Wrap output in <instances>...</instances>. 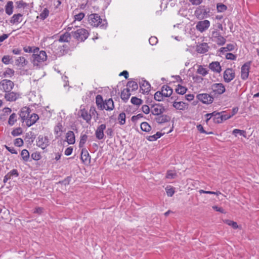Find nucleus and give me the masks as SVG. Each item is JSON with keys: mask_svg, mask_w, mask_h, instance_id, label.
<instances>
[{"mask_svg": "<svg viewBox=\"0 0 259 259\" xmlns=\"http://www.w3.org/2000/svg\"><path fill=\"white\" fill-rule=\"evenodd\" d=\"M47 59V55L45 51L39 50L38 48H35L33 50L32 63L34 66L39 67L40 64Z\"/></svg>", "mask_w": 259, "mask_h": 259, "instance_id": "nucleus-1", "label": "nucleus"}, {"mask_svg": "<svg viewBox=\"0 0 259 259\" xmlns=\"http://www.w3.org/2000/svg\"><path fill=\"white\" fill-rule=\"evenodd\" d=\"M89 23L94 27H100L105 29L107 26V23L105 19H102L97 14H92L88 17Z\"/></svg>", "mask_w": 259, "mask_h": 259, "instance_id": "nucleus-2", "label": "nucleus"}, {"mask_svg": "<svg viewBox=\"0 0 259 259\" xmlns=\"http://www.w3.org/2000/svg\"><path fill=\"white\" fill-rule=\"evenodd\" d=\"M72 36L78 41H84L89 36L88 31L84 28H77L71 32Z\"/></svg>", "mask_w": 259, "mask_h": 259, "instance_id": "nucleus-3", "label": "nucleus"}, {"mask_svg": "<svg viewBox=\"0 0 259 259\" xmlns=\"http://www.w3.org/2000/svg\"><path fill=\"white\" fill-rule=\"evenodd\" d=\"M14 87V82L10 80L5 79L0 81V90L5 93L11 92Z\"/></svg>", "mask_w": 259, "mask_h": 259, "instance_id": "nucleus-4", "label": "nucleus"}, {"mask_svg": "<svg viewBox=\"0 0 259 259\" xmlns=\"http://www.w3.org/2000/svg\"><path fill=\"white\" fill-rule=\"evenodd\" d=\"M211 39L219 46L224 45L226 41V38L221 35L220 32L218 30L212 31L211 33Z\"/></svg>", "mask_w": 259, "mask_h": 259, "instance_id": "nucleus-5", "label": "nucleus"}, {"mask_svg": "<svg viewBox=\"0 0 259 259\" xmlns=\"http://www.w3.org/2000/svg\"><path fill=\"white\" fill-rule=\"evenodd\" d=\"M205 116H209V118L206 119V123H208V121L211 118H212L213 122L216 123H220L223 121L222 118V113L220 112L214 111L211 113L206 114Z\"/></svg>", "mask_w": 259, "mask_h": 259, "instance_id": "nucleus-6", "label": "nucleus"}, {"mask_svg": "<svg viewBox=\"0 0 259 259\" xmlns=\"http://www.w3.org/2000/svg\"><path fill=\"white\" fill-rule=\"evenodd\" d=\"M235 77V71L232 68L226 69L223 74L224 80L225 82L229 83Z\"/></svg>", "mask_w": 259, "mask_h": 259, "instance_id": "nucleus-7", "label": "nucleus"}, {"mask_svg": "<svg viewBox=\"0 0 259 259\" xmlns=\"http://www.w3.org/2000/svg\"><path fill=\"white\" fill-rule=\"evenodd\" d=\"M197 98L200 101L205 104H209L212 103L213 97L208 94H199L197 96Z\"/></svg>", "mask_w": 259, "mask_h": 259, "instance_id": "nucleus-8", "label": "nucleus"}, {"mask_svg": "<svg viewBox=\"0 0 259 259\" xmlns=\"http://www.w3.org/2000/svg\"><path fill=\"white\" fill-rule=\"evenodd\" d=\"M50 144L49 139L47 136H39L36 141V145L42 149L46 148Z\"/></svg>", "mask_w": 259, "mask_h": 259, "instance_id": "nucleus-9", "label": "nucleus"}, {"mask_svg": "<svg viewBox=\"0 0 259 259\" xmlns=\"http://www.w3.org/2000/svg\"><path fill=\"white\" fill-rule=\"evenodd\" d=\"M250 68V62H246L242 66L241 68V78L242 79L245 80L248 78Z\"/></svg>", "mask_w": 259, "mask_h": 259, "instance_id": "nucleus-10", "label": "nucleus"}, {"mask_svg": "<svg viewBox=\"0 0 259 259\" xmlns=\"http://www.w3.org/2000/svg\"><path fill=\"white\" fill-rule=\"evenodd\" d=\"M210 26V22L207 20L200 21L197 23L196 28V29L203 32L206 30Z\"/></svg>", "mask_w": 259, "mask_h": 259, "instance_id": "nucleus-11", "label": "nucleus"}, {"mask_svg": "<svg viewBox=\"0 0 259 259\" xmlns=\"http://www.w3.org/2000/svg\"><path fill=\"white\" fill-rule=\"evenodd\" d=\"M78 116L82 118L87 123H90L92 119V115L84 108H80L78 112Z\"/></svg>", "mask_w": 259, "mask_h": 259, "instance_id": "nucleus-12", "label": "nucleus"}, {"mask_svg": "<svg viewBox=\"0 0 259 259\" xmlns=\"http://www.w3.org/2000/svg\"><path fill=\"white\" fill-rule=\"evenodd\" d=\"M211 89L215 94L221 95L226 91L224 85L221 83H213L211 85Z\"/></svg>", "mask_w": 259, "mask_h": 259, "instance_id": "nucleus-13", "label": "nucleus"}, {"mask_svg": "<svg viewBox=\"0 0 259 259\" xmlns=\"http://www.w3.org/2000/svg\"><path fill=\"white\" fill-rule=\"evenodd\" d=\"M30 111L31 110L28 107L25 106L21 108L19 113V115L23 122H24L27 117H29Z\"/></svg>", "mask_w": 259, "mask_h": 259, "instance_id": "nucleus-14", "label": "nucleus"}, {"mask_svg": "<svg viewBox=\"0 0 259 259\" xmlns=\"http://www.w3.org/2000/svg\"><path fill=\"white\" fill-rule=\"evenodd\" d=\"M81 160L85 164H89L91 162V156L85 148L82 149Z\"/></svg>", "mask_w": 259, "mask_h": 259, "instance_id": "nucleus-15", "label": "nucleus"}, {"mask_svg": "<svg viewBox=\"0 0 259 259\" xmlns=\"http://www.w3.org/2000/svg\"><path fill=\"white\" fill-rule=\"evenodd\" d=\"M106 126L105 124H102L97 127L95 132V135L97 139L102 140L104 137V131L106 129Z\"/></svg>", "mask_w": 259, "mask_h": 259, "instance_id": "nucleus-16", "label": "nucleus"}, {"mask_svg": "<svg viewBox=\"0 0 259 259\" xmlns=\"http://www.w3.org/2000/svg\"><path fill=\"white\" fill-rule=\"evenodd\" d=\"M39 119V117L37 114L33 113L30 114L29 117H27L24 121L26 123V125L29 127L34 124Z\"/></svg>", "mask_w": 259, "mask_h": 259, "instance_id": "nucleus-17", "label": "nucleus"}, {"mask_svg": "<svg viewBox=\"0 0 259 259\" xmlns=\"http://www.w3.org/2000/svg\"><path fill=\"white\" fill-rule=\"evenodd\" d=\"M20 98V94L14 92H10L5 93V98L7 101H15Z\"/></svg>", "mask_w": 259, "mask_h": 259, "instance_id": "nucleus-18", "label": "nucleus"}, {"mask_svg": "<svg viewBox=\"0 0 259 259\" xmlns=\"http://www.w3.org/2000/svg\"><path fill=\"white\" fill-rule=\"evenodd\" d=\"M164 111V107L160 104H155L151 108V113L154 115H159Z\"/></svg>", "mask_w": 259, "mask_h": 259, "instance_id": "nucleus-19", "label": "nucleus"}, {"mask_svg": "<svg viewBox=\"0 0 259 259\" xmlns=\"http://www.w3.org/2000/svg\"><path fill=\"white\" fill-rule=\"evenodd\" d=\"M19 176V173L16 169H13L10 172H9L4 178L3 182L4 183L11 179H13L14 178H16Z\"/></svg>", "mask_w": 259, "mask_h": 259, "instance_id": "nucleus-20", "label": "nucleus"}, {"mask_svg": "<svg viewBox=\"0 0 259 259\" xmlns=\"http://www.w3.org/2000/svg\"><path fill=\"white\" fill-rule=\"evenodd\" d=\"M209 69L213 72L220 73L222 71L220 63L218 61L212 62L209 65Z\"/></svg>", "mask_w": 259, "mask_h": 259, "instance_id": "nucleus-21", "label": "nucleus"}, {"mask_svg": "<svg viewBox=\"0 0 259 259\" xmlns=\"http://www.w3.org/2000/svg\"><path fill=\"white\" fill-rule=\"evenodd\" d=\"M28 63L27 60L23 56L19 57L15 60V65L20 68L24 67Z\"/></svg>", "mask_w": 259, "mask_h": 259, "instance_id": "nucleus-22", "label": "nucleus"}, {"mask_svg": "<svg viewBox=\"0 0 259 259\" xmlns=\"http://www.w3.org/2000/svg\"><path fill=\"white\" fill-rule=\"evenodd\" d=\"M161 92L164 97H170L172 94V89L167 85H163Z\"/></svg>", "mask_w": 259, "mask_h": 259, "instance_id": "nucleus-23", "label": "nucleus"}, {"mask_svg": "<svg viewBox=\"0 0 259 259\" xmlns=\"http://www.w3.org/2000/svg\"><path fill=\"white\" fill-rule=\"evenodd\" d=\"M209 46L207 43L203 42L197 46L196 51L198 53L204 54L208 50Z\"/></svg>", "mask_w": 259, "mask_h": 259, "instance_id": "nucleus-24", "label": "nucleus"}, {"mask_svg": "<svg viewBox=\"0 0 259 259\" xmlns=\"http://www.w3.org/2000/svg\"><path fill=\"white\" fill-rule=\"evenodd\" d=\"M84 14L82 12L75 15L74 16V19H75L74 21L71 24L68 25V26L67 28V30L68 31H71L72 30V29L73 28V25L75 23V21L76 20L79 21H81L84 18Z\"/></svg>", "mask_w": 259, "mask_h": 259, "instance_id": "nucleus-25", "label": "nucleus"}, {"mask_svg": "<svg viewBox=\"0 0 259 259\" xmlns=\"http://www.w3.org/2000/svg\"><path fill=\"white\" fill-rule=\"evenodd\" d=\"M66 139L68 144H74L75 142V138L73 132L71 131H68L66 133Z\"/></svg>", "mask_w": 259, "mask_h": 259, "instance_id": "nucleus-26", "label": "nucleus"}, {"mask_svg": "<svg viewBox=\"0 0 259 259\" xmlns=\"http://www.w3.org/2000/svg\"><path fill=\"white\" fill-rule=\"evenodd\" d=\"M22 16L21 14H14L11 18L10 21L12 24H18L20 23L22 21Z\"/></svg>", "mask_w": 259, "mask_h": 259, "instance_id": "nucleus-27", "label": "nucleus"}, {"mask_svg": "<svg viewBox=\"0 0 259 259\" xmlns=\"http://www.w3.org/2000/svg\"><path fill=\"white\" fill-rule=\"evenodd\" d=\"M172 106L177 110H184L186 108L187 104L182 101H174Z\"/></svg>", "mask_w": 259, "mask_h": 259, "instance_id": "nucleus-28", "label": "nucleus"}, {"mask_svg": "<svg viewBox=\"0 0 259 259\" xmlns=\"http://www.w3.org/2000/svg\"><path fill=\"white\" fill-rule=\"evenodd\" d=\"M96 103L98 109L101 110L104 109V101H103L102 97L101 95H98L96 96Z\"/></svg>", "mask_w": 259, "mask_h": 259, "instance_id": "nucleus-29", "label": "nucleus"}, {"mask_svg": "<svg viewBox=\"0 0 259 259\" xmlns=\"http://www.w3.org/2000/svg\"><path fill=\"white\" fill-rule=\"evenodd\" d=\"M140 87L143 93H148L150 91V84L148 81L143 80L140 82Z\"/></svg>", "mask_w": 259, "mask_h": 259, "instance_id": "nucleus-30", "label": "nucleus"}, {"mask_svg": "<svg viewBox=\"0 0 259 259\" xmlns=\"http://www.w3.org/2000/svg\"><path fill=\"white\" fill-rule=\"evenodd\" d=\"M104 109L106 110L111 111L113 110L114 108V102L112 99H109L106 100L104 101Z\"/></svg>", "mask_w": 259, "mask_h": 259, "instance_id": "nucleus-31", "label": "nucleus"}, {"mask_svg": "<svg viewBox=\"0 0 259 259\" xmlns=\"http://www.w3.org/2000/svg\"><path fill=\"white\" fill-rule=\"evenodd\" d=\"M72 36L71 33H70L68 32L64 33V34L60 35L59 39V42H68L71 39Z\"/></svg>", "mask_w": 259, "mask_h": 259, "instance_id": "nucleus-32", "label": "nucleus"}, {"mask_svg": "<svg viewBox=\"0 0 259 259\" xmlns=\"http://www.w3.org/2000/svg\"><path fill=\"white\" fill-rule=\"evenodd\" d=\"M13 2L12 1H9L5 6V11L6 14L8 15H12L13 12Z\"/></svg>", "mask_w": 259, "mask_h": 259, "instance_id": "nucleus-33", "label": "nucleus"}, {"mask_svg": "<svg viewBox=\"0 0 259 259\" xmlns=\"http://www.w3.org/2000/svg\"><path fill=\"white\" fill-rule=\"evenodd\" d=\"M131 95V94L130 93L129 89H124L121 92V98L124 101H126L129 99Z\"/></svg>", "mask_w": 259, "mask_h": 259, "instance_id": "nucleus-34", "label": "nucleus"}, {"mask_svg": "<svg viewBox=\"0 0 259 259\" xmlns=\"http://www.w3.org/2000/svg\"><path fill=\"white\" fill-rule=\"evenodd\" d=\"M234 46L232 44H228L226 47H222L220 49V52L223 55L227 53L228 51H233L234 49Z\"/></svg>", "mask_w": 259, "mask_h": 259, "instance_id": "nucleus-35", "label": "nucleus"}, {"mask_svg": "<svg viewBox=\"0 0 259 259\" xmlns=\"http://www.w3.org/2000/svg\"><path fill=\"white\" fill-rule=\"evenodd\" d=\"M196 72L202 76H205L208 74V70L206 68L203 67L202 65H198Z\"/></svg>", "mask_w": 259, "mask_h": 259, "instance_id": "nucleus-36", "label": "nucleus"}, {"mask_svg": "<svg viewBox=\"0 0 259 259\" xmlns=\"http://www.w3.org/2000/svg\"><path fill=\"white\" fill-rule=\"evenodd\" d=\"M126 89H129V90L131 91H134L136 90L138 88V85L136 81H130L127 82L126 85Z\"/></svg>", "mask_w": 259, "mask_h": 259, "instance_id": "nucleus-37", "label": "nucleus"}, {"mask_svg": "<svg viewBox=\"0 0 259 259\" xmlns=\"http://www.w3.org/2000/svg\"><path fill=\"white\" fill-rule=\"evenodd\" d=\"M49 10L47 8H45L40 13L39 15L37 17V18H40L42 20H44L49 16Z\"/></svg>", "mask_w": 259, "mask_h": 259, "instance_id": "nucleus-38", "label": "nucleus"}, {"mask_svg": "<svg viewBox=\"0 0 259 259\" xmlns=\"http://www.w3.org/2000/svg\"><path fill=\"white\" fill-rule=\"evenodd\" d=\"M17 120V114L15 113H12L9 117L8 119V124L12 126L13 125L15 122Z\"/></svg>", "mask_w": 259, "mask_h": 259, "instance_id": "nucleus-39", "label": "nucleus"}, {"mask_svg": "<svg viewBox=\"0 0 259 259\" xmlns=\"http://www.w3.org/2000/svg\"><path fill=\"white\" fill-rule=\"evenodd\" d=\"M126 115L125 113H120L117 118L118 123L120 125H123L125 123Z\"/></svg>", "mask_w": 259, "mask_h": 259, "instance_id": "nucleus-40", "label": "nucleus"}, {"mask_svg": "<svg viewBox=\"0 0 259 259\" xmlns=\"http://www.w3.org/2000/svg\"><path fill=\"white\" fill-rule=\"evenodd\" d=\"M21 155L22 156L23 160L24 161L27 162L28 161V160L29 159L30 155H29V153L27 150H26V149L22 150L21 151Z\"/></svg>", "mask_w": 259, "mask_h": 259, "instance_id": "nucleus-41", "label": "nucleus"}, {"mask_svg": "<svg viewBox=\"0 0 259 259\" xmlns=\"http://www.w3.org/2000/svg\"><path fill=\"white\" fill-rule=\"evenodd\" d=\"M162 135L163 134L162 133L158 132L154 135L148 136L147 138V139L149 141H154L160 138L162 136Z\"/></svg>", "mask_w": 259, "mask_h": 259, "instance_id": "nucleus-42", "label": "nucleus"}, {"mask_svg": "<svg viewBox=\"0 0 259 259\" xmlns=\"http://www.w3.org/2000/svg\"><path fill=\"white\" fill-rule=\"evenodd\" d=\"M141 130L146 132H149L151 130V126L147 122H143L141 124Z\"/></svg>", "mask_w": 259, "mask_h": 259, "instance_id": "nucleus-43", "label": "nucleus"}, {"mask_svg": "<svg viewBox=\"0 0 259 259\" xmlns=\"http://www.w3.org/2000/svg\"><path fill=\"white\" fill-rule=\"evenodd\" d=\"M187 89L181 85H178L177 88L176 89V92L177 94L180 95H184L186 93Z\"/></svg>", "mask_w": 259, "mask_h": 259, "instance_id": "nucleus-44", "label": "nucleus"}, {"mask_svg": "<svg viewBox=\"0 0 259 259\" xmlns=\"http://www.w3.org/2000/svg\"><path fill=\"white\" fill-rule=\"evenodd\" d=\"M165 191L166 194L168 197L172 196L175 192V188L171 186H167L165 188Z\"/></svg>", "mask_w": 259, "mask_h": 259, "instance_id": "nucleus-45", "label": "nucleus"}, {"mask_svg": "<svg viewBox=\"0 0 259 259\" xmlns=\"http://www.w3.org/2000/svg\"><path fill=\"white\" fill-rule=\"evenodd\" d=\"M131 103L135 105L139 106L143 103V100L136 97H133L131 100Z\"/></svg>", "mask_w": 259, "mask_h": 259, "instance_id": "nucleus-46", "label": "nucleus"}, {"mask_svg": "<svg viewBox=\"0 0 259 259\" xmlns=\"http://www.w3.org/2000/svg\"><path fill=\"white\" fill-rule=\"evenodd\" d=\"M89 114H91L92 117L94 116V118L96 117V119L99 118V114L96 111L95 107L94 106H92L90 107Z\"/></svg>", "mask_w": 259, "mask_h": 259, "instance_id": "nucleus-47", "label": "nucleus"}, {"mask_svg": "<svg viewBox=\"0 0 259 259\" xmlns=\"http://www.w3.org/2000/svg\"><path fill=\"white\" fill-rule=\"evenodd\" d=\"M22 134V129L20 127L14 129L11 132L12 135L14 137L18 136L21 135Z\"/></svg>", "mask_w": 259, "mask_h": 259, "instance_id": "nucleus-48", "label": "nucleus"}, {"mask_svg": "<svg viewBox=\"0 0 259 259\" xmlns=\"http://www.w3.org/2000/svg\"><path fill=\"white\" fill-rule=\"evenodd\" d=\"M232 134L236 137L237 136V134H239L240 136H242L244 137H246V132L243 130L234 129L232 132Z\"/></svg>", "mask_w": 259, "mask_h": 259, "instance_id": "nucleus-49", "label": "nucleus"}, {"mask_svg": "<svg viewBox=\"0 0 259 259\" xmlns=\"http://www.w3.org/2000/svg\"><path fill=\"white\" fill-rule=\"evenodd\" d=\"M163 97L161 91L156 92L154 94V99L156 101H161L163 100Z\"/></svg>", "mask_w": 259, "mask_h": 259, "instance_id": "nucleus-50", "label": "nucleus"}, {"mask_svg": "<svg viewBox=\"0 0 259 259\" xmlns=\"http://www.w3.org/2000/svg\"><path fill=\"white\" fill-rule=\"evenodd\" d=\"M63 127L61 123H58L54 128V133L56 135L59 134L62 132Z\"/></svg>", "mask_w": 259, "mask_h": 259, "instance_id": "nucleus-51", "label": "nucleus"}, {"mask_svg": "<svg viewBox=\"0 0 259 259\" xmlns=\"http://www.w3.org/2000/svg\"><path fill=\"white\" fill-rule=\"evenodd\" d=\"M14 73L15 71L14 70L8 68L4 73V75L5 77H11L14 74Z\"/></svg>", "mask_w": 259, "mask_h": 259, "instance_id": "nucleus-52", "label": "nucleus"}, {"mask_svg": "<svg viewBox=\"0 0 259 259\" xmlns=\"http://www.w3.org/2000/svg\"><path fill=\"white\" fill-rule=\"evenodd\" d=\"M88 139V136L85 134L81 135L79 142V147H83Z\"/></svg>", "mask_w": 259, "mask_h": 259, "instance_id": "nucleus-53", "label": "nucleus"}, {"mask_svg": "<svg viewBox=\"0 0 259 259\" xmlns=\"http://www.w3.org/2000/svg\"><path fill=\"white\" fill-rule=\"evenodd\" d=\"M177 174L173 170H169L167 171L166 178L167 179H172L176 178Z\"/></svg>", "mask_w": 259, "mask_h": 259, "instance_id": "nucleus-54", "label": "nucleus"}, {"mask_svg": "<svg viewBox=\"0 0 259 259\" xmlns=\"http://www.w3.org/2000/svg\"><path fill=\"white\" fill-rule=\"evenodd\" d=\"M217 9L218 12H223L227 10V7L223 4H218L217 6Z\"/></svg>", "mask_w": 259, "mask_h": 259, "instance_id": "nucleus-55", "label": "nucleus"}, {"mask_svg": "<svg viewBox=\"0 0 259 259\" xmlns=\"http://www.w3.org/2000/svg\"><path fill=\"white\" fill-rule=\"evenodd\" d=\"M224 55H225L226 59L228 60H235L237 58L236 55L231 53H226Z\"/></svg>", "mask_w": 259, "mask_h": 259, "instance_id": "nucleus-56", "label": "nucleus"}, {"mask_svg": "<svg viewBox=\"0 0 259 259\" xmlns=\"http://www.w3.org/2000/svg\"><path fill=\"white\" fill-rule=\"evenodd\" d=\"M12 59V58L10 56L5 55L2 58V61L3 63L7 65L10 63Z\"/></svg>", "mask_w": 259, "mask_h": 259, "instance_id": "nucleus-57", "label": "nucleus"}, {"mask_svg": "<svg viewBox=\"0 0 259 259\" xmlns=\"http://www.w3.org/2000/svg\"><path fill=\"white\" fill-rule=\"evenodd\" d=\"M31 157L33 160L37 161L41 158V156L40 153L38 152H35L31 154Z\"/></svg>", "mask_w": 259, "mask_h": 259, "instance_id": "nucleus-58", "label": "nucleus"}, {"mask_svg": "<svg viewBox=\"0 0 259 259\" xmlns=\"http://www.w3.org/2000/svg\"><path fill=\"white\" fill-rule=\"evenodd\" d=\"M24 144L23 140L21 138H17L14 141V145L17 147H21Z\"/></svg>", "mask_w": 259, "mask_h": 259, "instance_id": "nucleus-59", "label": "nucleus"}, {"mask_svg": "<svg viewBox=\"0 0 259 259\" xmlns=\"http://www.w3.org/2000/svg\"><path fill=\"white\" fill-rule=\"evenodd\" d=\"M192 78L194 82H196L197 83H201L203 80V78L201 76L197 75H193Z\"/></svg>", "mask_w": 259, "mask_h": 259, "instance_id": "nucleus-60", "label": "nucleus"}, {"mask_svg": "<svg viewBox=\"0 0 259 259\" xmlns=\"http://www.w3.org/2000/svg\"><path fill=\"white\" fill-rule=\"evenodd\" d=\"M224 222L226 224V225H227L228 226H232V227H238L236 222H233L231 220H226L224 221Z\"/></svg>", "mask_w": 259, "mask_h": 259, "instance_id": "nucleus-61", "label": "nucleus"}, {"mask_svg": "<svg viewBox=\"0 0 259 259\" xmlns=\"http://www.w3.org/2000/svg\"><path fill=\"white\" fill-rule=\"evenodd\" d=\"M143 115L141 113H139L137 115H134L132 117L131 120L134 122H136L139 119L142 118Z\"/></svg>", "mask_w": 259, "mask_h": 259, "instance_id": "nucleus-62", "label": "nucleus"}, {"mask_svg": "<svg viewBox=\"0 0 259 259\" xmlns=\"http://www.w3.org/2000/svg\"><path fill=\"white\" fill-rule=\"evenodd\" d=\"M149 41L150 45L152 46L155 45L158 42V39L155 36H151L149 39Z\"/></svg>", "mask_w": 259, "mask_h": 259, "instance_id": "nucleus-63", "label": "nucleus"}, {"mask_svg": "<svg viewBox=\"0 0 259 259\" xmlns=\"http://www.w3.org/2000/svg\"><path fill=\"white\" fill-rule=\"evenodd\" d=\"M142 110L144 113L147 114L150 112L149 107L148 105H144L142 107Z\"/></svg>", "mask_w": 259, "mask_h": 259, "instance_id": "nucleus-64", "label": "nucleus"}]
</instances>
